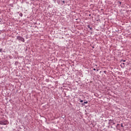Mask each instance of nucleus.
Returning a JSON list of instances; mask_svg holds the SVG:
<instances>
[{
	"mask_svg": "<svg viewBox=\"0 0 131 131\" xmlns=\"http://www.w3.org/2000/svg\"><path fill=\"white\" fill-rule=\"evenodd\" d=\"M84 104H87V103H88V101L84 102Z\"/></svg>",
	"mask_w": 131,
	"mask_h": 131,
	"instance_id": "obj_3",
	"label": "nucleus"
},
{
	"mask_svg": "<svg viewBox=\"0 0 131 131\" xmlns=\"http://www.w3.org/2000/svg\"><path fill=\"white\" fill-rule=\"evenodd\" d=\"M17 39L18 40H20V41L24 42H25V39H24V38H23V37H20V36H18V37H17Z\"/></svg>",
	"mask_w": 131,
	"mask_h": 131,
	"instance_id": "obj_2",
	"label": "nucleus"
},
{
	"mask_svg": "<svg viewBox=\"0 0 131 131\" xmlns=\"http://www.w3.org/2000/svg\"><path fill=\"white\" fill-rule=\"evenodd\" d=\"M9 123L8 121L7 120H2V121H0V124L1 125H7Z\"/></svg>",
	"mask_w": 131,
	"mask_h": 131,
	"instance_id": "obj_1",
	"label": "nucleus"
},
{
	"mask_svg": "<svg viewBox=\"0 0 131 131\" xmlns=\"http://www.w3.org/2000/svg\"><path fill=\"white\" fill-rule=\"evenodd\" d=\"M2 51H3V49H0V52H2Z\"/></svg>",
	"mask_w": 131,
	"mask_h": 131,
	"instance_id": "obj_5",
	"label": "nucleus"
},
{
	"mask_svg": "<svg viewBox=\"0 0 131 131\" xmlns=\"http://www.w3.org/2000/svg\"><path fill=\"white\" fill-rule=\"evenodd\" d=\"M63 4H65V2L64 1H62V2Z\"/></svg>",
	"mask_w": 131,
	"mask_h": 131,
	"instance_id": "obj_7",
	"label": "nucleus"
},
{
	"mask_svg": "<svg viewBox=\"0 0 131 131\" xmlns=\"http://www.w3.org/2000/svg\"><path fill=\"white\" fill-rule=\"evenodd\" d=\"M88 28H89L90 29V30H92V28H90V26H88Z\"/></svg>",
	"mask_w": 131,
	"mask_h": 131,
	"instance_id": "obj_4",
	"label": "nucleus"
},
{
	"mask_svg": "<svg viewBox=\"0 0 131 131\" xmlns=\"http://www.w3.org/2000/svg\"><path fill=\"white\" fill-rule=\"evenodd\" d=\"M122 61H123V62H125V61H126V60H122Z\"/></svg>",
	"mask_w": 131,
	"mask_h": 131,
	"instance_id": "obj_8",
	"label": "nucleus"
},
{
	"mask_svg": "<svg viewBox=\"0 0 131 131\" xmlns=\"http://www.w3.org/2000/svg\"><path fill=\"white\" fill-rule=\"evenodd\" d=\"M97 71H99V70H97Z\"/></svg>",
	"mask_w": 131,
	"mask_h": 131,
	"instance_id": "obj_11",
	"label": "nucleus"
},
{
	"mask_svg": "<svg viewBox=\"0 0 131 131\" xmlns=\"http://www.w3.org/2000/svg\"><path fill=\"white\" fill-rule=\"evenodd\" d=\"M93 70L96 71V69H93Z\"/></svg>",
	"mask_w": 131,
	"mask_h": 131,
	"instance_id": "obj_9",
	"label": "nucleus"
},
{
	"mask_svg": "<svg viewBox=\"0 0 131 131\" xmlns=\"http://www.w3.org/2000/svg\"><path fill=\"white\" fill-rule=\"evenodd\" d=\"M121 126H122V127H123V125H121Z\"/></svg>",
	"mask_w": 131,
	"mask_h": 131,
	"instance_id": "obj_10",
	"label": "nucleus"
},
{
	"mask_svg": "<svg viewBox=\"0 0 131 131\" xmlns=\"http://www.w3.org/2000/svg\"><path fill=\"white\" fill-rule=\"evenodd\" d=\"M83 102V100H81V101H80V102Z\"/></svg>",
	"mask_w": 131,
	"mask_h": 131,
	"instance_id": "obj_6",
	"label": "nucleus"
}]
</instances>
